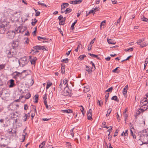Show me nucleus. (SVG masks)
<instances>
[{
  "label": "nucleus",
  "instance_id": "nucleus-61",
  "mask_svg": "<svg viewBox=\"0 0 148 148\" xmlns=\"http://www.w3.org/2000/svg\"><path fill=\"white\" fill-rule=\"evenodd\" d=\"M108 138L110 140L112 139V136L111 135H110V133H109V134L108 135Z\"/></svg>",
  "mask_w": 148,
  "mask_h": 148
},
{
  "label": "nucleus",
  "instance_id": "nucleus-25",
  "mask_svg": "<svg viewBox=\"0 0 148 148\" xmlns=\"http://www.w3.org/2000/svg\"><path fill=\"white\" fill-rule=\"evenodd\" d=\"M10 116L11 119H13L17 117L18 116V115H16L15 113L14 112L11 114H10Z\"/></svg>",
  "mask_w": 148,
  "mask_h": 148
},
{
  "label": "nucleus",
  "instance_id": "nucleus-37",
  "mask_svg": "<svg viewBox=\"0 0 148 148\" xmlns=\"http://www.w3.org/2000/svg\"><path fill=\"white\" fill-rule=\"evenodd\" d=\"M44 100V103L46 107V94H45L43 97Z\"/></svg>",
  "mask_w": 148,
  "mask_h": 148
},
{
  "label": "nucleus",
  "instance_id": "nucleus-27",
  "mask_svg": "<svg viewBox=\"0 0 148 148\" xmlns=\"http://www.w3.org/2000/svg\"><path fill=\"white\" fill-rule=\"evenodd\" d=\"M38 3L39 5H41L42 6L46 7V5L44 3L43 1H39Z\"/></svg>",
  "mask_w": 148,
  "mask_h": 148
},
{
  "label": "nucleus",
  "instance_id": "nucleus-48",
  "mask_svg": "<svg viewBox=\"0 0 148 148\" xmlns=\"http://www.w3.org/2000/svg\"><path fill=\"white\" fill-rule=\"evenodd\" d=\"M5 66V64L0 65V70L3 69Z\"/></svg>",
  "mask_w": 148,
  "mask_h": 148
},
{
  "label": "nucleus",
  "instance_id": "nucleus-56",
  "mask_svg": "<svg viewBox=\"0 0 148 148\" xmlns=\"http://www.w3.org/2000/svg\"><path fill=\"white\" fill-rule=\"evenodd\" d=\"M112 111V109L110 108H109L107 111V113H108V114H110Z\"/></svg>",
  "mask_w": 148,
  "mask_h": 148
},
{
  "label": "nucleus",
  "instance_id": "nucleus-2",
  "mask_svg": "<svg viewBox=\"0 0 148 148\" xmlns=\"http://www.w3.org/2000/svg\"><path fill=\"white\" fill-rule=\"evenodd\" d=\"M5 23V22H3L0 25V34H3L5 32V27H7V24Z\"/></svg>",
  "mask_w": 148,
  "mask_h": 148
},
{
  "label": "nucleus",
  "instance_id": "nucleus-10",
  "mask_svg": "<svg viewBox=\"0 0 148 148\" xmlns=\"http://www.w3.org/2000/svg\"><path fill=\"white\" fill-rule=\"evenodd\" d=\"M29 117V114L28 113L27 114H24L23 117V121H25L27 120V119H28Z\"/></svg>",
  "mask_w": 148,
  "mask_h": 148
},
{
  "label": "nucleus",
  "instance_id": "nucleus-30",
  "mask_svg": "<svg viewBox=\"0 0 148 148\" xmlns=\"http://www.w3.org/2000/svg\"><path fill=\"white\" fill-rule=\"evenodd\" d=\"M72 10L70 8H67L66 9V10L64 11L65 14H67L71 12Z\"/></svg>",
  "mask_w": 148,
  "mask_h": 148
},
{
  "label": "nucleus",
  "instance_id": "nucleus-59",
  "mask_svg": "<svg viewBox=\"0 0 148 148\" xmlns=\"http://www.w3.org/2000/svg\"><path fill=\"white\" fill-rule=\"evenodd\" d=\"M128 131V130H125V132H124V136H127L128 135V133L127 132Z\"/></svg>",
  "mask_w": 148,
  "mask_h": 148
},
{
  "label": "nucleus",
  "instance_id": "nucleus-22",
  "mask_svg": "<svg viewBox=\"0 0 148 148\" xmlns=\"http://www.w3.org/2000/svg\"><path fill=\"white\" fill-rule=\"evenodd\" d=\"M46 142L45 141H43L39 145V148H44L45 147Z\"/></svg>",
  "mask_w": 148,
  "mask_h": 148
},
{
  "label": "nucleus",
  "instance_id": "nucleus-8",
  "mask_svg": "<svg viewBox=\"0 0 148 148\" xmlns=\"http://www.w3.org/2000/svg\"><path fill=\"white\" fill-rule=\"evenodd\" d=\"M19 42L17 41H14L12 43V47L13 49H16L19 45Z\"/></svg>",
  "mask_w": 148,
  "mask_h": 148
},
{
  "label": "nucleus",
  "instance_id": "nucleus-53",
  "mask_svg": "<svg viewBox=\"0 0 148 148\" xmlns=\"http://www.w3.org/2000/svg\"><path fill=\"white\" fill-rule=\"evenodd\" d=\"M80 107H81L82 108V109H80L81 111V112H82L83 114V115H84V114H85V112H83V111L84 110V108L82 106H81Z\"/></svg>",
  "mask_w": 148,
  "mask_h": 148
},
{
  "label": "nucleus",
  "instance_id": "nucleus-23",
  "mask_svg": "<svg viewBox=\"0 0 148 148\" xmlns=\"http://www.w3.org/2000/svg\"><path fill=\"white\" fill-rule=\"evenodd\" d=\"M38 95H36L34 97V102L36 103L38 102Z\"/></svg>",
  "mask_w": 148,
  "mask_h": 148
},
{
  "label": "nucleus",
  "instance_id": "nucleus-64",
  "mask_svg": "<svg viewBox=\"0 0 148 148\" xmlns=\"http://www.w3.org/2000/svg\"><path fill=\"white\" fill-rule=\"evenodd\" d=\"M99 7H98L97 8H96V7L95 8H94V11H95V12H96V11H98V10H99Z\"/></svg>",
  "mask_w": 148,
  "mask_h": 148
},
{
  "label": "nucleus",
  "instance_id": "nucleus-31",
  "mask_svg": "<svg viewBox=\"0 0 148 148\" xmlns=\"http://www.w3.org/2000/svg\"><path fill=\"white\" fill-rule=\"evenodd\" d=\"M53 84L52 82H47V89L49 88Z\"/></svg>",
  "mask_w": 148,
  "mask_h": 148
},
{
  "label": "nucleus",
  "instance_id": "nucleus-14",
  "mask_svg": "<svg viewBox=\"0 0 148 148\" xmlns=\"http://www.w3.org/2000/svg\"><path fill=\"white\" fill-rule=\"evenodd\" d=\"M82 2V1L79 0H76L70 1L69 3L71 4H76Z\"/></svg>",
  "mask_w": 148,
  "mask_h": 148
},
{
  "label": "nucleus",
  "instance_id": "nucleus-15",
  "mask_svg": "<svg viewBox=\"0 0 148 148\" xmlns=\"http://www.w3.org/2000/svg\"><path fill=\"white\" fill-rule=\"evenodd\" d=\"M128 88V85H126L125 86V88H124L123 91V93L124 95L125 96L126 95Z\"/></svg>",
  "mask_w": 148,
  "mask_h": 148
},
{
  "label": "nucleus",
  "instance_id": "nucleus-55",
  "mask_svg": "<svg viewBox=\"0 0 148 148\" xmlns=\"http://www.w3.org/2000/svg\"><path fill=\"white\" fill-rule=\"evenodd\" d=\"M40 49L43 50H46V49L45 48V47L44 46H40Z\"/></svg>",
  "mask_w": 148,
  "mask_h": 148
},
{
  "label": "nucleus",
  "instance_id": "nucleus-11",
  "mask_svg": "<svg viewBox=\"0 0 148 148\" xmlns=\"http://www.w3.org/2000/svg\"><path fill=\"white\" fill-rule=\"evenodd\" d=\"M10 85L9 86V88H12L13 87L15 86V84L14 83V80L13 79H11L9 81Z\"/></svg>",
  "mask_w": 148,
  "mask_h": 148
},
{
  "label": "nucleus",
  "instance_id": "nucleus-38",
  "mask_svg": "<svg viewBox=\"0 0 148 148\" xmlns=\"http://www.w3.org/2000/svg\"><path fill=\"white\" fill-rule=\"evenodd\" d=\"M61 72L62 74H64L65 73V68L64 66H62L61 69Z\"/></svg>",
  "mask_w": 148,
  "mask_h": 148
},
{
  "label": "nucleus",
  "instance_id": "nucleus-43",
  "mask_svg": "<svg viewBox=\"0 0 148 148\" xmlns=\"http://www.w3.org/2000/svg\"><path fill=\"white\" fill-rule=\"evenodd\" d=\"M64 20L60 21L59 22V24L61 25H64V21L65 20V18H64Z\"/></svg>",
  "mask_w": 148,
  "mask_h": 148
},
{
  "label": "nucleus",
  "instance_id": "nucleus-58",
  "mask_svg": "<svg viewBox=\"0 0 148 148\" xmlns=\"http://www.w3.org/2000/svg\"><path fill=\"white\" fill-rule=\"evenodd\" d=\"M68 81V80L66 79H64L63 80V84L64 85H65L66 84V83Z\"/></svg>",
  "mask_w": 148,
  "mask_h": 148
},
{
  "label": "nucleus",
  "instance_id": "nucleus-6",
  "mask_svg": "<svg viewBox=\"0 0 148 148\" xmlns=\"http://www.w3.org/2000/svg\"><path fill=\"white\" fill-rule=\"evenodd\" d=\"M148 103V99L147 98H144L141 100L140 104V106L147 105Z\"/></svg>",
  "mask_w": 148,
  "mask_h": 148
},
{
  "label": "nucleus",
  "instance_id": "nucleus-28",
  "mask_svg": "<svg viewBox=\"0 0 148 148\" xmlns=\"http://www.w3.org/2000/svg\"><path fill=\"white\" fill-rule=\"evenodd\" d=\"M144 40L145 39L144 38L138 40L136 43L139 45H141L140 44L144 41Z\"/></svg>",
  "mask_w": 148,
  "mask_h": 148
},
{
  "label": "nucleus",
  "instance_id": "nucleus-16",
  "mask_svg": "<svg viewBox=\"0 0 148 148\" xmlns=\"http://www.w3.org/2000/svg\"><path fill=\"white\" fill-rule=\"evenodd\" d=\"M38 40L43 42H46V38L40 36H38Z\"/></svg>",
  "mask_w": 148,
  "mask_h": 148
},
{
  "label": "nucleus",
  "instance_id": "nucleus-63",
  "mask_svg": "<svg viewBox=\"0 0 148 148\" xmlns=\"http://www.w3.org/2000/svg\"><path fill=\"white\" fill-rule=\"evenodd\" d=\"M95 12L94 11V10H91L90 11L88 12V14H90V13H93V14H94Z\"/></svg>",
  "mask_w": 148,
  "mask_h": 148
},
{
  "label": "nucleus",
  "instance_id": "nucleus-49",
  "mask_svg": "<svg viewBox=\"0 0 148 148\" xmlns=\"http://www.w3.org/2000/svg\"><path fill=\"white\" fill-rule=\"evenodd\" d=\"M133 50V47H131L129 48L128 49H125V51H132Z\"/></svg>",
  "mask_w": 148,
  "mask_h": 148
},
{
  "label": "nucleus",
  "instance_id": "nucleus-33",
  "mask_svg": "<svg viewBox=\"0 0 148 148\" xmlns=\"http://www.w3.org/2000/svg\"><path fill=\"white\" fill-rule=\"evenodd\" d=\"M88 54L90 56L92 57H95L98 59L99 58H98V56L97 55L94 54H91L90 53H88Z\"/></svg>",
  "mask_w": 148,
  "mask_h": 148
},
{
  "label": "nucleus",
  "instance_id": "nucleus-39",
  "mask_svg": "<svg viewBox=\"0 0 148 148\" xmlns=\"http://www.w3.org/2000/svg\"><path fill=\"white\" fill-rule=\"evenodd\" d=\"M37 20H36V18H34V21H32L31 23L32 25V26H34L35 25L36 23H37Z\"/></svg>",
  "mask_w": 148,
  "mask_h": 148
},
{
  "label": "nucleus",
  "instance_id": "nucleus-45",
  "mask_svg": "<svg viewBox=\"0 0 148 148\" xmlns=\"http://www.w3.org/2000/svg\"><path fill=\"white\" fill-rule=\"evenodd\" d=\"M40 46H34L33 48L35 49L40 50Z\"/></svg>",
  "mask_w": 148,
  "mask_h": 148
},
{
  "label": "nucleus",
  "instance_id": "nucleus-32",
  "mask_svg": "<svg viewBox=\"0 0 148 148\" xmlns=\"http://www.w3.org/2000/svg\"><path fill=\"white\" fill-rule=\"evenodd\" d=\"M111 99L115 100L116 101H119L118 98L116 96H114L112 97L111 98Z\"/></svg>",
  "mask_w": 148,
  "mask_h": 148
},
{
  "label": "nucleus",
  "instance_id": "nucleus-35",
  "mask_svg": "<svg viewBox=\"0 0 148 148\" xmlns=\"http://www.w3.org/2000/svg\"><path fill=\"white\" fill-rule=\"evenodd\" d=\"M31 96V94L29 93H27L25 96V98L26 99H29Z\"/></svg>",
  "mask_w": 148,
  "mask_h": 148
},
{
  "label": "nucleus",
  "instance_id": "nucleus-9",
  "mask_svg": "<svg viewBox=\"0 0 148 148\" xmlns=\"http://www.w3.org/2000/svg\"><path fill=\"white\" fill-rule=\"evenodd\" d=\"M21 75L22 73H20L17 71H15L13 73V77L14 78L16 79L19 77H21Z\"/></svg>",
  "mask_w": 148,
  "mask_h": 148
},
{
  "label": "nucleus",
  "instance_id": "nucleus-3",
  "mask_svg": "<svg viewBox=\"0 0 148 148\" xmlns=\"http://www.w3.org/2000/svg\"><path fill=\"white\" fill-rule=\"evenodd\" d=\"M10 93L6 90L2 89V92L0 94V96L4 97H8L10 96Z\"/></svg>",
  "mask_w": 148,
  "mask_h": 148
},
{
  "label": "nucleus",
  "instance_id": "nucleus-13",
  "mask_svg": "<svg viewBox=\"0 0 148 148\" xmlns=\"http://www.w3.org/2000/svg\"><path fill=\"white\" fill-rule=\"evenodd\" d=\"M6 140V137L5 136L2 135V134L0 133V141L3 142Z\"/></svg>",
  "mask_w": 148,
  "mask_h": 148
},
{
  "label": "nucleus",
  "instance_id": "nucleus-51",
  "mask_svg": "<svg viewBox=\"0 0 148 148\" xmlns=\"http://www.w3.org/2000/svg\"><path fill=\"white\" fill-rule=\"evenodd\" d=\"M98 103L100 106H101L103 104V102L101 101H98Z\"/></svg>",
  "mask_w": 148,
  "mask_h": 148
},
{
  "label": "nucleus",
  "instance_id": "nucleus-36",
  "mask_svg": "<svg viewBox=\"0 0 148 148\" xmlns=\"http://www.w3.org/2000/svg\"><path fill=\"white\" fill-rule=\"evenodd\" d=\"M77 22V20H76L72 24V25L71 27V29L73 30L74 29V26L75 25V24Z\"/></svg>",
  "mask_w": 148,
  "mask_h": 148
},
{
  "label": "nucleus",
  "instance_id": "nucleus-54",
  "mask_svg": "<svg viewBox=\"0 0 148 148\" xmlns=\"http://www.w3.org/2000/svg\"><path fill=\"white\" fill-rule=\"evenodd\" d=\"M118 132H119L118 130L116 129V130L114 134V137H115L116 136H117V134L118 133Z\"/></svg>",
  "mask_w": 148,
  "mask_h": 148
},
{
  "label": "nucleus",
  "instance_id": "nucleus-19",
  "mask_svg": "<svg viewBox=\"0 0 148 148\" xmlns=\"http://www.w3.org/2000/svg\"><path fill=\"white\" fill-rule=\"evenodd\" d=\"M107 41L109 44L115 45L116 43V42L112 39H108V38Z\"/></svg>",
  "mask_w": 148,
  "mask_h": 148
},
{
  "label": "nucleus",
  "instance_id": "nucleus-44",
  "mask_svg": "<svg viewBox=\"0 0 148 148\" xmlns=\"http://www.w3.org/2000/svg\"><path fill=\"white\" fill-rule=\"evenodd\" d=\"M84 91L85 92H87L89 90V88H88V87L87 88V87H84Z\"/></svg>",
  "mask_w": 148,
  "mask_h": 148
},
{
  "label": "nucleus",
  "instance_id": "nucleus-57",
  "mask_svg": "<svg viewBox=\"0 0 148 148\" xmlns=\"http://www.w3.org/2000/svg\"><path fill=\"white\" fill-rule=\"evenodd\" d=\"M66 145L68 146V148H71V146L69 143H67Z\"/></svg>",
  "mask_w": 148,
  "mask_h": 148
},
{
  "label": "nucleus",
  "instance_id": "nucleus-46",
  "mask_svg": "<svg viewBox=\"0 0 148 148\" xmlns=\"http://www.w3.org/2000/svg\"><path fill=\"white\" fill-rule=\"evenodd\" d=\"M62 84L61 82L59 86L58 87V88L60 90H62L63 88H62Z\"/></svg>",
  "mask_w": 148,
  "mask_h": 148
},
{
  "label": "nucleus",
  "instance_id": "nucleus-29",
  "mask_svg": "<svg viewBox=\"0 0 148 148\" xmlns=\"http://www.w3.org/2000/svg\"><path fill=\"white\" fill-rule=\"evenodd\" d=\"M148 45V43L146 42H144L140 46V48H143L145 47H146Z\"/></svg>",
  "mask_w": 148,
  "mask_h": 148
},
{
  "label": "nucleus",
  "instance_id": "nucleus-26",
  "mask_svg": "<svg viewBox=\"0 0 148 148\" xmlns=\"http://www.w3.org/2000/svg\"><path fill=\"white\" fill-rule=\"evenodd\" d=\"M69 5V4L68 3H63L61 5L62 8L64 9L65 8L68 7Z\"/></svg>",
  "mask_w": 148,
  "mask_h": 148
},
{
  "label": "nucleus",
  "instance_id": "nucleus-52",
  "mask_svg": "<svg viewBox=\"0 0 148 148\" xmlns=\"http://www.w3.org/2000/svg\"><path fill=\"white\" fill-rule=\"evenodd\" d=\"M36 13L35 16H39L40 14V12L37 11V10H36Z\"/></svg>",
  "mask_w": 148,
  "mask_h": 148
},
{
  "label": "nucleus",
  "instance_id": "nucleus-47",
  "mask_svg": "<svg viewBox=\"0 0 148 148\" xmlns=\"http://www.w3.org/2000/svg\"><path fill=\"white\" fill-rule=\"evenodd\" d=\"M85 57H86V56L85 55H83L80 56L79 58L81 60H83Z\"/></svg>",
  "mask_w": 148,
  "mask_h": 148
},
{
  "label": "nucleus",
  "instance_id": "nucleus-24",
  "mask_svg": "<svg viewBox=\"0 0 148 148\" xmlns=\"http://www.w3.org/2000/svg\"><path fill=\"white\" fill-rule=\"evenodd\" d=\"M93 69V68H92L90 70L88 66H86V70L88 71V73H90L92 72V69Z\"/></svg>",
  "mask_w": 148,
  "mask_h": 148
},
{
  "label": "nucleus",
  "instance_id": "nucleus-60",
  "mask_svg": "<svg viewBox=\"0 0 148 148\" xmlns=\"http://www.w3.org/2000/svg\"><path fill=\"white\" fill-rule=\"evenodd\" d=\"M36 27L35 28V30H34L32 33V34L33 36H36Z\"/></svg>",
  "mask_w": 148,
  "mask_h": 148
},
{
  "label": "nucleus",
  "instance_id": "nucleus-21",
  "mask_svg": "<svg viewBox=\"0 0 148 148\" xmlns=\"http://www.w3.org/2000/svg\"><path fill=\"white\" fill-rule=\"evenodd\" d=\"M134 130V129L132 127L131 128H130V131L131 132V135L132 136H133V138H134L135 139L136 138V137L134 133L133 132V131Z\"/></svg>",
  "mask_w": 148,
  "mask_h": 148
},
{
  "label": "nucleus",
  "instance_id": "nucleus-18",
  "mask_svg": "<svg viewBox=\"0 0 148 148\" xmlns=\"http://www.w3.org/2000/svg\"><path fill=\"white\" fill-rule=\"evenodd\" d=\"M37 58L36 57L31 58L30 60L31 63L32 64H34L35 63V62L37 60Z\"/></svg>",
  "mask_w": 148,
  "mask_h": 148
},
{
  "label": "nucleus",
  "instance_id": "nucleus-62",
  "mask_svg": "<svg viewBox=\"0 0 148 148\" xmlns=\"http://www.w3.org/2000/svg\"><path fill=\"white\" fill-rule=\"evenodd\" d=\"M123 115H124V116L125 117V120L128 117V115L127 114H123Z\"/></svg>",
  "mask_w": 148,
  "mask_h": 148
},
{
  "label": "nucleus",
  "instance_id": "nucleus-20",
  "mask_svg": "<svg viewBox=\"0 0 148 148\" xmlns=\"http://www.w3.org/2000/svg\"><path fill=\"white\" fill-rule=\"evenodd\" d=\"M148 136H145L143 139V144H148V140L146 141V140L148 138Z\"/></svg>",
  "mask_w": 148,
  "mask_h": 148
},
{
  "label": "nucleus",
  "instance_id": "nucleus-4",
  "mask_svg": "<svg viewBox=\"0 0 148 148\" xmlns=\"http://www.w3.org/2000/svg\"><path fill=\"white\" fill-rule=\"evenodd\" d=\"M6 36L9 38H13L15 34V33L13 31H9L7 33Z\"/></svg>",
  "mask_w": 148,
  "mask_h": 148
},
{
  "label": "nucleus",
  "instance_id": "nucleus-42",
  "mask_svg": "<svg viewBox=\"0 0 148 148\" xmlns=\"http://www.w3.org/2000/svg\"><path fill=\"white\" fill-rule=\"evenodd\" d=\"M106 23V21H104L101 23V25H100V28L101 29L102 25H104Z\"/></svg>",
  "mask_w": 148,
  "mask_h": 148
},
{
  "label": "nucleus",
  "instance_id": "nucleus-12",
  "mask_svg": "<svg viewBox=\"0 0 148 148\" xmlns=\"http://www.w3.org/2000/svg\"><path fill=\"white\" fill-rule=\"evenodd\" d=\"M16 54V52H11V51H9L8 53V57L10 58L13 57Z\"/></svg>",
  "mask_w": 148,
  "mask_h": 148
},
{
  "label": "nucleus",
  "instance_id": "nucleus-17",
  "mask_svg": "<svg viewBox=\"0 0 148 148\" xmlns=\"http://www.w3.org/2000/svg\"><path fill=\"white\" fill-rule=\"evenodd\" d=\"M61 111L64 113H72L73 111L71 109L61 110Z\"/></svg>",
  "mask_w": 148,
  "mask_h": 148
},
{
  "label": "nucleus",
  "instance_id": "nucleus-50",
  "mask_svg": "<svg viewBox=\"0 0 148 148\" xmlns=\"http://www.w3.org/2000/svg\"><path fill=\"white\" fill-rule=\"evenodd\" d=\"M12 128H10V129H8V132L9 133V134H12L13 132H12Z\"/></svg>",
  "mask_w": 148,
  "mask_h": 148
},
{
  "label": "nucleus",
  "instance_id": "nucleus-1",
  "mask_svg": "<svg viewBox=\"0 0 148 148\" xmlns=\"http://www.w3.org/2000/svg\"><path fill=\"white\" fill-rule=\"evenodd\" d=\"M28 61L27 60L26 57H24L21 58L18 60V62L20 66L23 67L28 63Z\"/></svg>",
  "mask_w": 148,
  "mask_h": 148
},
{
  "label": "nucleus",
  "instance_id": "nucleus-7",
  "mask_svg": "<svg viewBox=\"0 0 148 148\" xmlns=\"http://www.w3.org/2000/svg\"><path fill=\"white\" fill-rule=\"evenodd\" d=\"M92 110L91 109H90L87 112V118L88 120H91L92 119Z\"/></svg>",
  "mask_w": 148,
  "mask_h": 148
},
{
  "label": "nucleus",
  "instance_id": "nucleus-34",
  "mask_svg": "<svg viewBox=\"0 0 148 148\" xmlns=\"http://www.w3.org/2000/svg\"><path fill=\"white\" fill-rule=\"evenodd\" d=\"M141 20L143 21L147 22L148 21V19L145 18L144 16H142L141 17Z\"/></svg>",
  "mask_w": 148,
  "mask_h": 148
},
{
  "label": "nucleus",
  "instance_id": "nucleus-5",
  "mask_svg": "<svg viewBox=\"0 0 148 148\" xmlns=\"http://www.w3.org/2000/svg\"><path fill=\"white\" fill-rule=\"evenodd\" d=\"M140 108L138 110V112L139 114H140L141 112L143 113L145 111L147 110L148 108V105L141 106Z\"/></svg>",
  "mask_w": 148,
  "mask_h": 148
},
{
  "label": "nucleus",
  "instance_id": "nucleus-40",
  "mask_svg": "<svg viewBox=\"0 0 148 148\" xmlns=\"http://www.w3.org/2000/svg\"><path fill=\"white\" fill-rule=\"evenodd\" d=\"M113 87H111L110 88H109L106 91V92H111L112 90L113 89Z\"/></svg>",
  "mask_w": 148,
  "mask_h": 148
},
{
  "label": "nucleus",
  "instance_id": "nucleus-41",
  "mask_svg": "<svg viewBox=\"0 0 148 148\" xmlns=\"http://www.w3.org/2000/svg\"><path fill=\"white\" fill-rule=\"evenodd\" d=\"M148 63V59H145V64H144V69H145V67Z\"/></svg>",
  "mask_w": 148,
  "mask_h": 148
}]
</instances>
